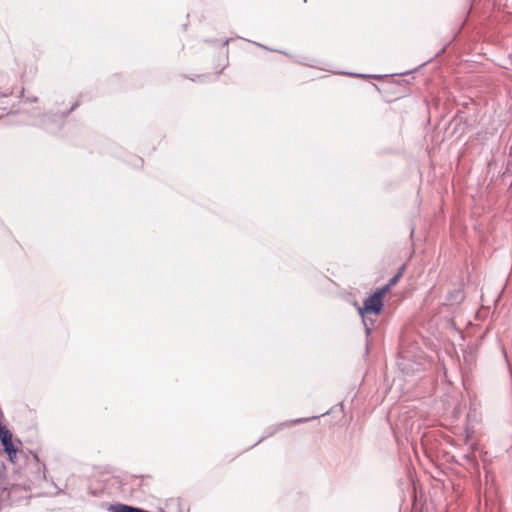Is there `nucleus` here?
Instances as JSON below:
<instances>
[{
    "mask_svg": "<svg viewBox=\"0 0 512 512\" xmlns=\"http://www.w3.org/2000/svg\"><path fill=\"white\" fill-rule=\"evenodd\" d=\"M387 291L388 286H384L381 289H378L371 296L365 299L364 305L362 307L358 308V312L362 317V321L367 334H370L374 324V319L371 318L370 315L376 316L381 312L383 308L382 298Z\"/></svg>",
    "mask_w": 512,
    "mask_h": 512,
    "instance_id": "nucleus-1",
    "label": "nucleus"
},
{
    "mask_svg": "<svg viewBox=\"0 0 512 512\" xmlns=\"http://www.w3.org/2000/svg\"><path fill=\"white\" fill-rule=\"evenodd\" d=\"M12 438V433L6 428L5 425L0 423V440L10 460H13L17 456L18 451V448L13 444Z\"/></svg>",
    "mask_w": 512,
    "mask_h": 512,
    "instance_id": "nucleus-2",
    "label": "nucleus"
},
{
    "mask_svg": "<svg viewBox=\"0 0 512 512\" xmlns=\"http://www.w3.org/2000/svg\"><path fill=\"white\" fill-rule=\"evenodd\" d=\"M109 511H111V512H137L138 508L128 506L125 504H115V505H111L109 507Z\"/></svg>",
    "mask_w": 512,
    "mask_h": 512,
    "instance_id": "nucleus-3",
    "label": "nucleus"
},
{
    "mask_svg": "<svg viewBox=\"0 0 512 512\" xmlns=\"http://www.w3.org/2000/svg\"><path fill=\"white\" fill-rule=\"evenodd\" d=\"M166 509L169 512H183L181 509V504L178 499H170L166 503ZM164 512V511H162Z\"/></svg>",
    "mask_w": 512,
    "mask_h": 512,
    "instance_id": "nucleus-4",
    "label": "nucleus"
},
{
    "mask_svg": "<svg viewBox=\"0 0 512 512\" xmlns=\"http://www.w3.org/2000/svg\"><path fill=\"white\" fill-rule=\"evenodd\" d=\"M404 269H405V267L402 266L400 271L389 281V283L386 285V286H388V290L390 289L391 286H394L398 282V280L402 276Z\"/></svg>",
    "mask_w": 512,
    "mask_h": 512,
    "instance_id": "nucleus-5",
    "label": "nucleus"
},
{
    "mask_svg": "<svg viewBox=\"0 0 512 512\" xmlns=\"http://www.w3.org/2000/svg\"><path fill=\"white\" fill-rule=\"evenodd\" d=\"M311 418H301V419H297L295 421H293L292 423L295 424V423H301V422H306V421H309Z\"/></svg>",
    "mask_w": 512,
    "mask_h": 512,
    "instance_id": "nucleus-6",
    "label": "nucleus"
}]
</instances>
